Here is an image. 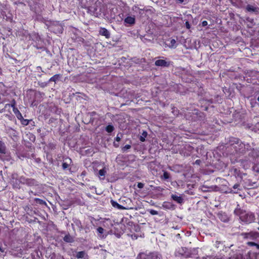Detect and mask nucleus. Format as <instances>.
Returning <instances> with one entry per match:
<instances>
[{
    "label": "nucleus",
    "mask_w": 259,
    "mask_h": 259,
    "mask_svg": "<svg viewBox=\"0 0 259 259\" xmlns=\"http://www.w3.org/2000/svg\"><path fill=\"white\" fill-rule=\"evenodd\" d=\"M248 144L245 145L238 139L232 138L230 140V149L231 150V154L243 153L248 150Z\"/></svg>",
    "instance_id": "nucleus-1"
},
{
    "label": "nucleus",
    "mask_w": 259,
    "mask_h": 259,
    "mask_svg": "<svg viewBox=\"0 0 259 259\" xmlns=\"http://www.w3.org/2000/svg\"><path fill=\"white\" fill-rule=\"evenodd\" d=\"M234 213L238 215L240 220L246 224H250L255 220L254 215L250 212H247L237 207L234 210Z\"/></svg>",
    "instance_id": "nucleus-2"
},
{
    "label": "nucleus",
    "mask_w": 259,
    "mask_h": 259,
    "mask_svg": "<svg viewBox=\"0 0 259 259\" xmlns=\"http://www.w3.org/2000/svg\"><path fill=\"white\" fill-rule=\"evenodd\" d=\"M89 11L93 15L98 16L102 12L101 3L99 2H96L93 6L90 7Z\"/></svg>",
    "instance_id": "nucleus-3"
},
{
    "label": "nucleus",
    "mask_w": 259,
    "mask_h": 259,
    "mask_svg": "<svg viewBox=\"0 0 259 259\" xmlns=\"http://www.w3.org/2000/svg\"><path fill=\"white\" fill-rule=\"evenodd\" d=\"M157 254L155 252L140 253L137 257V259H157Z\"/></svg>",
    "instance_id": "nucleus-4"
},
{
    "label": "nucleus",
    "mask_w": 259,
    "mask_h": 259,
    "mask_svg": "<svg viewBox=\"0 0 259 259\" xmlns=\"http://www.w3.org/2000/svg\"><path fill=\"white\" fill-rule=\"evenodd\" d=\"M244 238L252 240H257L259 238V233L256 232H250L243 234Z\"/></svg>",
    "instance_id": "nucleus-5"
},
{
    "label": "nucleus",
    "mask_w": 259,
    "mask_h": 259,
    "mask_svg": "<svg viewBox=\"0 0 259 259\" xmlns=\"http://www.w3.org/2000/svg\"><path fill=\"white\" fill-rule=\"evenodd\" d=\"M170 63L169 61H167L165 60L159 59L155 61V65L159 67H168L170 65Z\"/></svg>",
    "instance_id": "nucleus-6"
},
{
    "label": "nucleus",
    "mask_w": 259,
    "mask_h": 259,
    "mask_svg": "<svg viewBox=\"0 0 259 259\" xmlns=\"http://www.w3.org/2000/svg\"><path fill=\"white\" fill-rule=\"evenodd\" d=\"M252 153L253 154V157H252L251 159H249L248 160H241V164L244 168H245V169L248 168L250 166L251 162H252L253 163V161L254 160L255 152L253 151L252 152Z\"/></svg>",
    "instance_id": "nucleus-7"
},
{
    "label": "nucleus",
    "mask_w": 259,
    "mask_h": 259,
    "mask_svg": "<svg viewBox=\"0 0 259 259\" xmlns=\"http://www.w3.org/2000/svg\"><path fill=\"white\" fill-rule=\"evenodd\" d=\"M253 163H254L253 166V170L259 173V155L257 154L256 152H255L254 160Z\"/></svg>",
    "instance_id": "nucleus-8"
},
{
    "label": "nucleus",
    "mask_w": 259,
    "mask_h": 259,
    "mask_svg": "<svg viewBox=\"0 0 259 259\" xmlns=\"http://www.w3.org/2000/svg\"><path fill=\"white\" fill-rule=\"evenodd\" d=\"M187 253L188 254L186 255V257L198 258V250L196 249H188Z\"/></svg>",
    "instance_id": "nucleus-9"
},
{
    "label": "nucleus",
    "mask_w": 259,
    "mask_h": 259,
    "mask_svg": "<svg viewBox=\"0 0 259 259\" xmlns=\"http://www.w3.org/2000/svg\"><path fill=\"white\" fill-rule=\"evenodd\" d=\"M72 163V160L71 158L69 157H66L63 160V162L62 164L63 169L65 170L69 169V166Z\"/></svg>",
    "instance_id": "nucleus-10"
},
{
    "label": "nucleus",
    "mask_w": 259,
    "mask_h": 259,
    "mask_svg": "<svg viewBox=\"0 0 259 259\" xmlns=\"http://www.w3.org/2000/svg\"><path fill=\"white\" fill-rule=\"evenodd\" d=\"M72 226L74 229H77L80 231L82 229L81 222L77 219L73 220V223L72 224Z\"/></svg>",
    "instance_id": "nucleus-11"
},
{
    "label": "nucleus",
    "mask_w": 259,
    "mask_h": 259,
    "mask_svg": "<svg viewBox=\"0 0 259 259\" xmlns=\"http://www.w3.org/2000/svg\"><path fill=\"white\" fill-rule=\"evenodd\" d=\"M188 249L185 247H181L179 248L177 251L178 255H181L186 257V255L188 254Z\"/></svg>",
    "instance_id": "nucleus-12"
},
{
    "label": "nucleus",
    "mask_w": 259,
    "mask_h": 259,
    "mask_svg": "<svg viewBox=\"0 0 259 259\" xmlns=\"http://www.w3.org/2000/svg\"><path fill=\"white\" fill-rule=\"evenodd\" d=\"M99 33L101 35L105 36L107 38H109L110 36L109 31L105 28H101L99 30Z\"/></svg>",
    "instance_id": "nucleus-13"
},
{
    "label": "nucleus",
    "mask_w": 259,
    "mask_h": 259,
    "mask_svg": "<svg viewBox=\"0 0 259 259\" xmlns=\"http://www.w3.org/2000/svg\"><path fill=\"white\" fill-rule=\"evenodd\" d=\"M106 172H107V169L105 167L99 171L98 176L100 180H103L105 179V176Z\"/></svg>",
    "instance_id": "nucleus-14"
},
{
    "label": "nucleus",
    "mask_w": 259,
    "mask_h": 259,
    "mask_svg": "<svg viewBox=\"0 0 259 259\" xmlns=\"http://www.w3.org/2000/svg\"><path fill=\"white\" fill-rule=\"evenodd\" d=\"M171 197L173 200H174L178 203L182 204V203H183L184 200L181 196H178L176 194H172L171 195Z\"/></svg>",
    "instance_id": "nucleus-15"
},
{
    "label": "nucleus",
    "mask_w": 259,
    "mask_h": 259,
    "mask_svg": "<svg viewBox=\"0 0 259 259\" xmlns=\"http://www.w3.org/2000/svg\"><path fill=\"white\" fill-rule=\"evenodd\" d=\"M0 93L3 96H6L7 94V87L2 82H0Z\"/></svg>",
    "instance_id": "nucleus-16"
},
{
    "label": "nucleus",
    "mask_w": 259,
    "mask_h": 259,
    "mask_svg": "<svg viewBox=\"0 0 259 259\" xmlns=\"http://www.w3.org/2000/svg\"><path fill=\"white\" fill-rule=\"evenodd\" d=\"M111 203L114 207L117 208L118 209L122 210V209H127L126 207L121 205L120 204H118L117 202H116L113 200H111Z\"/></svg>",
    "instance_id": "nucleus-17"
},
{
    "label": "nucleus",
    "mask_w": 259,
    "mask_h": 259,
    "mask_svg": "<svg viewBox=\"0 0 259 259\" xmlns=\"http://www.w3.org/2000/svg\"><path fill=\"white\" fill-rule=\"evenodd\" d=\"M124 22L126 24L133 25L135 23V19L133 17L128 16L124 19Z\"/></svg>",
    "instance_id": "nucleus-18"
},
{
    "label": "nucleus",
    "mask_w": 259,
    "mask_h": 259,
    "mask_svg": "<svg viewBox=\"0 0 259 259\" xmlns=\"http://www.w3.org/2000/svg\"><path fill=\"white\" fill-rule=\"evenodd\" d=\"M0 153L7 154V156H9L8 153L6 152V147L4 142L0 141Z\"/></svg>",
    "instance_id": "nucleus-19"
},
{
    "label": "nucleus",
    "mask_w": 259,
    "mask_h": 259,
    "mask_svg": "<svg viewBox=\"0 0 259 259\" xmlns=\"http://www.w3.org/2000/svg\"><path fill=\"white\" fill-rule=\"evenodd\" d=\"M246 9L248 12H255L258 11V8L253 6L248 5L246 7Z\"/></svg>",
    "instance_id": "nucleus-20"
},
{
    "label": "nucleus",
    "mask_w": 259,
    "mask_h": 259,
    "mask_svg": "<svg viewBox=\"0 0 259 259\" xmlns=\"http://www.w3.org/2000/svg\"><path fill=\"white\" fill-rule=\"evenodd\" d=\"M85 254V252L83 251H79L76 253V257L77 258H82L84 257Z\"/></svg>",
    "instance_id": "nucleus-21"
},
{
    "label": "nucleus",
    "mask_w": 259,
    "mask_h": 259,
    "mask_svg": "<svg viewBox=\"0 0 259 259\" xmlns=\"http://www.w3.org/2000/svg\"><path fill=\"white\" fill-rule=\"evenodd\" d=\"M60 76V74H55L53 76H52V77H51L50 78L49 81L56 82L57 80H58Z\"/></svg>",
    "instance_id": "nucleus-22"
},
{
    "label": "nucleus",
    "mask_w": 259,
    "mask_h": 259,
    "mask_svg": "<svg viewBox=\"0 0 259 259\" xmlns=\"http://www.w3.org/2000/svg\"><path fill=\"white\" fill-rule=\"evenodd\" d=\"M16 101L14 99H13L12 100L11 104H6L5 107L6 108L8 107V106H11V107H12L13 108H16Z\"/></svg>",
    "instance_id": "nucleus-23"
},
{
    "label": "nucleus",
    "mask_w": 259,
    "mask_h": 259,
    "mask_svg": "<svg viewBox=\"0 0 259 259\" xmlns=\"http://www.w3.org/2000/svg\"><path fill=\"white\" fill-rule=\"evenodd\" d=\"M57 27H58V29L57 30V31H55V29H53V26H51L50 27V29L52 31H54L55 33H57V32H62V27L60 25H58L57 26Z\"/></svg>",
    "instance_id": "nucleus-24"
},
{
    "label": "nucleus",
    "mask_w": 259,
    "mask_h": 259,
    "mask_svg": "<svg viewBox=\"0 0 259 259\" xmlns=\"http://www.w3.org/2000/svg\"><path fill=\"white\" fill-rule=\"evenodd\" d=\"M176 40L175 39H171L170 40V43L169 44V47L170 48H176Z\"/></svg>",
    "instance_id": "nucleus-25"
},
{
    "label": "nucleus",
    "mask_w": 259,
    "mask_h": 259,
    "mask_svg": "<svg viewBox=\"0 0 259 259\" xmlns=\"http://www.w3.org/2000/svg\"><path fill=\"white\" fill-rule=\"evenodd\" d=\"M114 130V127L112 125L109 124L106 127V131L108 133H111Z\"/></svg>",
    "instance_id": "nucleus-26"
},
{
    "label": "nucleus",
    "mask_w": 259,
    "mask_h": 259,
    "mask_svg": "<svg viewBox=\"0 0 259 259\" xmlns=\"http://www.w3.org/2000/svg\"><path fill=\"white\" fill-rule=\"evenodd\" d=\"M147 132L145 131H144L142 133V136H140V140L141 142H144L145 141V138L147 137Z\"/></svg>",
    "instance_id": "nucleus-27"
},
{
    "label": "nucleus",
    "mask_w": 259,
    "mask_h": 259,
    "mask_svg": "<svg viewBox=\"0 0 259 259\" xmlns=\"http://www.w3.org/2000/svg\"><path fill=\"white\" fill-rule=\"evenodd\" d=\"M64 240L66 242H71L72 241V238L69 235H67L64 236Z\"/></svg>",
    "instance_id": "nucleus-28"
},
{
    "label": "nucleus",
    "mask_w": 259,
    "mask_h": 259,
    "mask_svg": "<svg viewBox=\"0 0 259 259\" xmlns=\"http://www.w3.org/2000/svg\"><path fill=\"white\" fill-rule=\"evenodd\" d=\"M30 121V120L23 118L20 121H21V124H23V125H27L29 123Z\"/></svg>",
    "instance_id": "nucleus-29"
},
{
    "label": "nucleus",
    "mask_w": 259,
    "mask_h": 259,
    "mask_svg": "<svg viewBox=\"0 0 259 259\" xmlns=\"http://www.w3.org/2000/svg\"><path fill=\"white\" fill-rule=\"evenodd\" d=\"M162 178L164 180H167L169 178V174L167 171H164Z\"/></svg>",
    "instance_id": "nucleus-30"
},
{
    "label": "nucleus",
    "mask_w": 259,
    "mask_h": 259,
    "mask_svg": "<svg viewBox=\"0 0 259 259\" xmlns=\"http://www.w3.org/2000/svg\"><path fill=\"white\" fill-rule=\"evenodd\" d=\"M15 115L16 116L17 118L20 121L23 119V117L20 112L17 113V114H15Z\"/></svg>",
    "instance_id": "nucleus-31"
},
{
    "label": "nucleus",
    "mask_w": 259,
    "mask_h": 259,
    "mask_svg": "<svg viewBox=\"0 0 259 259\" xmlns=\"http://www.w3.org/2000/svg\"><path fill=\"white\" fill-rule=\"evenodd\" d=\"M15 115L16 116L17 118L20 121L23 119V117L20 112L17 113V114H15Z\"/></svg>",
    "instance_id": "nucleus-32"
},
{
    "label": "nucleus",
    "mask_w": 259,
    "mask_h": 259,
    "mask_svg": "<svg viewBox=\"0 0 259 259\" xmlns=\"http://www.w3.org/2000/svg\"><path fill=\"white\" fill-rule=\"evenodd\" d=\"M131 147V145H125L122 148V151L123 152H125L126 150H128L129 149H130Z\"/></svg>",
    "instance_id": "nucleus-33"
},
{
    "label": "nucleus",
    "mask_w": 259,
    "mask_h": 259,
    "mask_svg": "<svg viewBox=\"0 0 259 259\" xmlns=\"http://www.w3.org/2000/svg\"><path fill=\"white\" fill-rule=\"evenodd\" d=\"M121 134H118L115 138V141L117 142H119L121 140Z\"/></svg>",
    "instance_id": "nucleus-34"
},
{
    "label": "nucleus",
    "mask_w": 259,
    "mask_h": 259,
    "mask_svg": "<svg viewBox=\"0 0 259 259\" xmlns=\"http://www.w3.org/2000/svg\"><path fill=\"white\" fill-rule=\"evenodd\" d=\"M0 256H4V253H5V249L3 248L1 246H0Z\"/></svg>",
    "instance_id": "nucleus-35"
},
{
    "label": "nucleus",
    "mask_w": 259,
    "mask_h": 259,
    "mask_svg": "<svg viewBox=\"0 0 259 259\" xmlns=\"http://www.w3.org/2000/svg\"><path fill=\"white\" fill-rule=\"evenodd\" d=\"M104 229L102 227H99L97 228V232L99 233V234H103V232H104Z\"/></svg>",
    "instance_id": "nucleus-36"
},
{
    "label": "nucleus",
    "mask_w": 259,
    "mask_h": 259,
    "mask_svg": "<svg viewBox=\"0 0 259 259\" xmlns=\"http://www.w3.org/2000/svg\"><path fill=\"white\" fill-rule=\"evenodd\" d=\"M150 213L152 215H157L158 214V211L155 210L151 209L150 211Z\"/></svg>",
    "instance_id": "nucleus-37"
},
{
    "label": "nucleus",
    "mask_w": 259,
    "mask_h": 259,
    "mask_svg": "<svg viewBox=\"0 0 259 259\" xmlns=\"http://www.w3.org/2000/svg\"><path fill=\"white\" fill-rule=\"evenodd\" d=\"M144 186V184H143V183H138V185H137V187H138V188H139V189H142V188H143Z\"/></svg>",
    "instance_id": "nucleus-38"
},
{
    "label": "nucleus",
    "mask_w": 259,
    "mask_h": 259,
    "mask_svg": "<svg viewBox=\"0 0 259 259\" xmlns=\"http://www.w3.org/2000/svg\"><path fill=\"white\" fill-rule=\"evenodd\" d=\"M247 244L249 246H255L256 245V243H255V242H248L247 243Z\"/></svg>",
    "instance_id": "nucleus-39"
},
{
    "label": "nucleus",
    "mask_w": 259,
    "mask_h": 259,
    "mask_svg": "<svg viewBox=\"0 0 259 259\" xmlns=\"http://www.w3.org/2000/svg\"><path fill=\"white\" fill-rule=\"evenodd\" d=\"M13 111L15 114H17V113L20 112L19 110L16 107L13 108Z\"/></svg>",
    "instance_id": "nucleus-40"
},
{
    "label": "nucleus",
    "mask_w": 259,
    "mask_h": 259,
    "mask_svg": "<svg viewBox=\"0 0 259 259\" xmlns=\"http://www.w3.org/2000/svg\"><path fill=\"white\" fill-rule=\"evenodd\" d=\"M36 200L39 201V203L41 204L45 203V202L44 200L40 199L37 198L36 199Z\"/></svg>",
    "instance_id": "nucleus-41"
},
{
    "label": "nucleus",
    "mask_w": 259,
    "mask_h": 259,
    "mask_svg": "<svg viewBox=\"0 0 259 259\" xmlns=\"http://www.w3.org/2000/svg\"><path fill=\"white\" fill-rule=\"evenodd\" d=\"M207 24H208V23L206 21H203L202 22V26L203 27L206 26V25H207Z\"/></svg>",
    "instance_id": "nucleus-42"
},
{
    "label": "nucleus",
    "mask_w": 259,
    "mask_h": 259,
    "mask_svg": "<svg viewBox=\"0 0 259 259\" xmlns=\"http://www.w3.org/2000/svg\"><path fill=\"white\" fill-rule=\"evenodd\" d=\"M239 186H240V185H239V184H235V185L233 186V189H234L236 190V189H238V187H239Z\"/></svg>",
    "instance_id": "nucleus-43"
},
{
    "label": "nucleus",
    "mask_w": 259,
    "mask_h": 259,
    "mask_svg": "<svg viewBox=\"0 0 259 259\" xmlns=\"http://www.w3.org/2000/svg\"><path fill=\"white\" fill-rule=\"evenodd\" d=\"M200 163H201V160H199V159L196 160L195 161V163H196V164L199 165V164H200Z\"/></svg>",
    "instance_id": "nucleus-44"
},
{
    "label": "nucleus",
    "mask_w": 259,
    "mask_h": 259,
    "mask_svg": "<svg viewBox=\"0 0 259 259\" xmlns=\"http://www.w3.org/2000/svg\"><path fill=\"white\" fill-rule=\"evenodd\" d=\"M113 145L115 147H119V144L118 143H116L115 142H114L113 143Z\"/></svg>",
    "instance_id": "nucleus-45"
},
{
    "label": "nucleus",
    "mask_w": 259,
    "mask_h": 259,
    "mask_svg": "<svg viewBox=\"0 0 259 259\" xmlns=\"http://www.w3.org/2000/svg\"><path fill=\"white\" fill-rule=\"evenodd\" d=\"M202 190L204 192L208 191L207 188L206 187H203Z\"/></svg>",
    "instance_id": "nucleus-46"
},
{
    "label": "nucleus",
    "mask_w": 259,
    "mask_h": 259,
    "mask_svg": "<svg viewBox=\"0 0 259 259\" xmlns=\"http://www.w3.org/2000/svg\"><path fill=\"white\" fill-rule=\"evenodd\" d=\"M177 3L182 4L184 2V0H176Z\"/></svg>",
    "instance_id": "nucleus-47"
},
{
    "label": "nucleus",
    "mask_w": 259,
    "mask_h": 259,
    "mask_svg": "<svg viewBox=\"0 0 259 259\" xmlns=\"http://www.w3.org/2000/svg\"><path fill=\"white\" fill-rule=\"evenodd\" d=\"M257 249H259V244L256 243V245H255Z\"/></svg>",
    "instance_id": "nucleus-48"
},
{
    "label": "nucleus",
    "mask_w": 259,
    "mask_h": 259,
    "mask_svg": "<svg viewBox=\"0 0 259 259\" xmlns=\"http://www.w3.org/2000/svg\"><path fill=\"white\" fill-rule=\"evenodd\" d=\"M32 138H33V140L35 139V137L33 135H31Z\"/></svg>",
    "instance_id": "nucleus-49"
},
{
    "label": "nucleus",
    "mask_w": 259,
    "mask_h": 259,
    "mask_svg": "<svg viewBox=\"0 0 259 259\" xmlns=\"http://www.w3.org/2000/svg\"><path fill=\"white\" fill-rule=\"evenodd\" d=\"M233 192L235 193H237V191H234Z\"/></svg>",
    "instance_id": "nucleus-50"
},
{
    "label": "nucleus",
    "mask_w": 259,
    "mask_h": 259,
    "mask_svg": "<svg viewBox=\"0 0 259 259\" xmlns=\"http://www.w3.org/2000/svg\"><path fill=\"white\" fill-rule=\"evenodd\" d=\"M257 100L259 102V96H258V97L257 98Z\"/></svg>",
    "instance_id": "nucleus-51"
},
{
    "label": "nucleus",
    "mask_w": 259,
    "mask_h": 259,
    "mask_svg": "<svg viewBox=\"0 0 259 259\" xmlns=\"http://www.w3.org/2000/svg\"><path fill=\"white\" fill-rule=\"evenodd\" d=\"M0 7H3V6L2 4H0Z\"/></svg>",
    "instance_id": "nucleus-52"
},
{
    "label": "nucleus",
    "mask_w": 259,
    "mask_h": 259,
    "mask_svg": "<svg viewBox=\"0 0 259 259\" xmlns=\"http://www.w3.org/2000/svg\"><path fill=\"white\" fill-rule=\"evenodd\" d=\"M189 26V24L187 25V28H188V26Z\"/></svg>",
    "instance_id": "nucleus-53"
},
{
    "label": "nucleus",
    "mask_w": 259,
    "mask_h": 259,
    "mask_svg": "<svg viewBox=\"0 0 259 259\" xmlns=\"http://www.w3.org/2000/svg\"><path fill=\"white\" fill-rule=\"evenodd\" d=\"M189 26V24L187 25V28H188V26Z\"/></svg>",
    "instance_id": "nucleus-54"
},
{
    "label": "nucleus",
    "mask_w": 259,
    "mask_h": 259,
    "mask_svg": "<svg viewBox=\"0 0 259 259\" xmlns=\"http://www.w3.org/2000/svg\"><path fill=\"white\" fill-rule=\"evenodd\" d=\"M189 26V24L187 25V28H188V26Z\"/></svg>",
    "instance_id": "nucleus-55"
},
{
    "label": "nucleus",
    "mask_w": 259,
    "mask_h": 259,
    "mask_svg": "<svg viewBox=\"0 0 259 259\" xmlns=\"http://www.w3.org/2000/svg\"><path fill=\"white\" fill-rule=\"evenodd\" d=\"M258 224H259V214H258Z\"/></svg>",
    "instance_id": "nucleus-56"
},
{
    "label": "nucleus",
    "mask_w": 259,
    "mask_h": 259,
    "mask_svg": "<svg viewBox=\"0 0 259 259\" xmlns=\"http://www.w3.org/2000/svg\"><path fill=\"white\" fill-rule=\"evenodd\" d=\"M257 229L259 230V227L257 228Z\"/></svg>",
    "instance_id": "nucleus-57"
}]
</instances>
